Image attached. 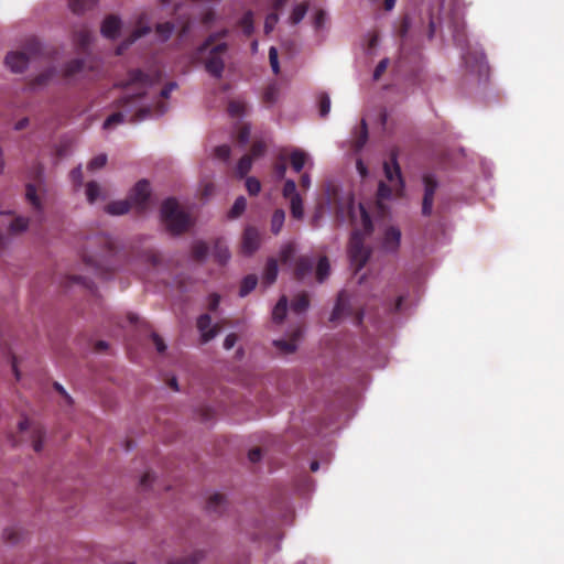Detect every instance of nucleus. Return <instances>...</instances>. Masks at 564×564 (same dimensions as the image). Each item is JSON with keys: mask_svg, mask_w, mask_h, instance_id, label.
I'll list each match as a JSON object with an SVG mask.
<instances>
[{"mask_svg": "<svg viewBox=\"0 0 564 564\" xmlns=\"http://www.w3.org/2000/svg\"><path fill=\"white\" fill-rule=\"evenodd\" d=\"M4 539L9 543L15 544V543H18L20 541L21 533H20V531L17 528H8L4 531Z\"/></svg>", "mask_w": 564, "mask_h": 564, "instance_id": "5fc2aeb1", "label": "nucleus"}, {"mask_svg": "<svg viewBox=\"0 0 564 564\" xmlns=\"http://www.w3.org/2000/svg\"><path fill=\"white\" fill-rule=\"evenodd\" d=\"M151 28L149 26V19L147 13L140 14L137 21V26L131 35L126 39L117 48V54H122L123 50H127L132 43L139 40L141 36L150 33Z\"/></svg>", "mask_w": 564, "mask_h": 564, "instance_id": "9d476101", "label": "nucleus"}, {"mask_svg": "<svg viewBox=\"0 0 564 564\" xmlns=\"http://www.w3.org/2000/svg\"><path fill=\"white\" fill-rule=\"evenodd\" d=\"M225 497L220 494H215L209 497L206 508L209 512L221 513L225 509Z\"/></svg>", "mask_w": 564, "mask_h": 564, "instance_id": "a878e982", "label": "nucleus"}, {"mask_svg": "<svg viewBox=\"0 0 564 564\" xmlns=\"http://www.w3.org/2000/svg\"><path fill=\"white\" fill-rule=\"evenodd\" d=\"M131 205L132 203L130 202V199L116 200L107 204L105 210L110 215H124L130 210Z\"/></svg>", "mask_w": 564, "mask_h": 564, "instance_id": "412c9836", "label": "nucleus"}, {"mask_svg": "<svg viewBox=\"0 0 564 564\" xmlns=\"http://www.w3.org/2000/svg\"><path fill=\"white\" fill-rule=\"evenodd\" d=\"M313 260L308 257H300L295 262L294 274L297 280L304 279L313 270Z\"/></svg>", "mask_w": 564, "mask_h": 564, "instance_id": "aec40b11", "label": "nucleus"}, {"mask_svg": "<svg viewBox=\"0 0 564 564\" xmlns=\"http://www.w3.org/2000/svg\"><path fill=\"white\" fill-rule=\"evenodd\" d=\"M295 253V247L293 243L284 245L280 250V260L282 263H288L291 261Z\"/></svg>", "mask_w": 564, "mask_h": 564, "instance_id": "a18cd8bd", "label": "nucleus"}, {"mask_svg": "<svg viewBox=\"0 0 564 564\" xmlns=\"http://www.w3.org/2000/svg\"><path fill=\"white\" fill-rule=\"evenodd\" d=\"M87 68L84 59L75 58L66 63L64 67V77L67 80H76L86 75Z\"/></svg>", "mask_w": 564, "mask_h": 564, "instance_id": "4468645a", "label": "nucleus"}, {"mask_svg": "<svg viewBox=\"0 0 564 564\" xmlns=\"http://www.w3.org/2000/svg\"><path fill=\"white\" fill-rule=\"evenodd\" d=\"M161 219L172 235H181L191 227L189 215L180 208L175 198H167L162 203Z\"/></svg>", "mask_w": 564, "mask_h": 564, "instance_id": "20e7f679", "label": "nucleus"}, {"mask_svg": "<svg viewBox=\"0 0 564 564\" xmlns=\"http://www.w3.org/2000/svg\"><path fill=\"white\" fill-rule=\"evenodd\" d=\"M310 305L308 295L306 293H302L297 295L291 303V308L293 312L301 314L307 310Z\"/></svg>", "mask_w": 564, "mask_h": 564, "instance_id": "2f4dec72", "label": "nucleus"}, {"mask_svg": "<svg viewBox=\"0 0 564 564\" xmlns=\"http://www.w3.org/2000/svg\"><path fill=\"white\" fill-rule=\"evenodd\" d=\"M265 150H267V145L263 141H256L251 145V150H250L251 154H249V155L252 156V159L259 158L264 154Z\"/></svg>", "mask_w": 564, "mask_h": 564, "instance_id": "4d7b16f0", "label": "nucleus"}, {"mask_svg": "<svg viewBox=\"0 0 564 564\" xmlns=\"http://www.w3.org/2000/svg\"><path fill=\"white\" fill-rule=\"evenodd\" d=\"M214 152H215L216 158L226 161L230 156V147L227 144H223V145L216 147Z\"/></svg>", "mask_w": 564, "mask_h": 564, "instance_id": "052dcab7", "label": "nucleus"}, {"mask_svg": "<svg viewBox=\"0 0 564 564\" xmlns=\"http://www.w3.org/2000/svg\"><path fill=\"white\" fill-rule=\"evenodd\" d=\"M391 194H392L391 186L387 185L384 182H380L378 185V192H377L378 198L379 199H389L391 197Z\"/></svg>", "mask_w": 564, "mask_h": 564, "instance_id": "13d9d810", "label": "nucleus"}, {"mask_svg": "<svg viewBox=\"0 0 564 564\" xmlns=\"http://www.w3.org/2000/svg\"><path fill=\"white\" fill-rule=\"evenodd\" d=\"M276 22H278V14L276 13L269 14L265 18V22H264L265 33H270L273 30Z\"/></svg>", "mask_w": 564, "mask_h": 564, "instance_id": "69168bd1", "label": "nucleus"}, {"mask_svg": "<svg viewBox=\"0 0 564 564\" xmlns=\"http://www.w3.org/2000/svg\"><path fill=\"white\" fill-rule=\"evenodd\" d=\"M74 41L82 50H86L91 41V32L87 28H82L74 32Z\"/></svg>", "mask_w": 564, "mask_h": 564, "instance_id": "cd10ccee", "label": "nucleus"}, {"mask_svg": "<svg viewBox=\"0 0 564 564\" xmlns=\"http://www.w3.org/2000/svg\"><path fill=\"white\" fill-rule=\"evenodd\" d=\"M239 25L242 29V32L246 36H250L253 33V13L252 11H247L240 19Z\"/></svg>", "mask_w": 564, "mask_h": 564, "instance_id": "c9c22d12", "label": "nucleus"}, {"mask_svg": "<svg viewBox=\"0 0 564 564\" xmlns=\"http://www.w3.org/2000/svg\"><path fill=\"white\" fill-rule=\"evenodd\" d=\"M150 193V183L147 180H141L132 188L129 199L140 212H143L147 208Z\"/></svg>", "mask_w": 564, "mask_h": 564, "instance_id": "1a4fd4ad", "label": "nucleus"}, {"mask_svg": "<svg viewBox=\"0 0 564 564\" xmlns=\"http://www.w3.org/2000/svg\"><path fill=\"white\" fill-rule=\"evenodd\" d=\"M25 197L28 199V202L35 208V209H40L41 207V202H40V198L37 197L36 195V188L33 184H28L26 185V193H25Z\"/></svg>", "mask_w": 564, "mask_h": 564, "instance_id": "37998d69", "label": "nucleus"}, {"mask_svg": "<svg viewBox=\"0 0 564 564\" xmlns=\"http://www.w3.org/2000/svg\"><path fill=\"white\" fill-rule=\"evenodd\" d=\"M100 196V186L97 182L90 181L86 184V197L90 204H94Z\"/></svg>", "mask_w": 564, "mask_h": 564, "instance_id": "58836bf2", "label": "nucleus"}, {"mask_svg": "<svg viewBox=\"0 0 564 564\" xmlns=\"http://www.w3.org/2000/svg\"><path fill=\"white\" fill-rule=\"evenodd\" d=\"M410 28H411V19L409 18V15H404L401 19V22H400V25H399V29H398V36L401 40L400 51L402 53H404L405 48H406L408 33L410 31Z\"/></svg>", "mask_w": 564, "mask_h": 564, "instance_id": "5701e85b", "label": "nucleus"}, {"mask_svg": "<svg viewBox=\"0 0 564 564\" xmlns=\"http://www.w3.org/2000/svg\"><path fill=\"white\" fill-rule=\"evenodd\" d=\"M24 52H11L6 56V65L13 73H22L29 64L30 57L41 52V43L31 37L25 43Z\"/></svg>", "mask_w": 564, "mask_h": 564, "instance_id": "39448f33", "label": "nucleus"}, {"mask_svg": "<svg viewBox=\"0 0 564 564\" xmlns=\"http://www.w3.org/2000/svg\"><path fill=\"white\" fill-rule=\"evenodd\" d=\"M318 107H319V116L322 118H325L329 113V110H330V98H329L328 94L322 93L318 96Z\"/></svg>", "mask_w": 564, "mask_h": 564, "instance_id": "79ce46f5", "label": "nucleus"}, {"mask_svg": "<svg viewBox=\"0 0 564 564\" xmlns=\"http://www.w3.org/2000/svg\"><path fill=\"white\" fill-rule=\"evenodd\" d=\"M231 257L229 248L223 238H216L213 243V258L219 265H225Z\"/></svg>", "mask_w": 564, "mask_h": 564, "instance_id": "2eb2a0df", "label": "nucleus"}, {"mask_svg": "<svg viewBox=\"0 0 564 564\" xmlns=\"http://www.w3.org/2000/svg\"><path fill=\"white\" fill-rule=\"evenodd\" d=\"M273 171H274L275 176L279 180H282L285 176L286 163H285V160L283 158H280V160L278 162H275V164L273 166Z\"/></svg>", "mask_w": 564, "mask_h": 564, "instance_id": "bf43d9fd", "label": "nucleus"}, {"mask_svg": "<svg viewBox=\"0 0 564 564\" xmlns=\"http://www.w3.org/2000/svg\"><path fill=\"white\" fill-rule=\"evenodd\" d=\"M97 1L98 0H68V6L74 13L79 14L91 9Z\"/></svg>", "mask_w": 564, "mask_h": 564, "instance_id": "c85d7f7f", "label": "nucleus"}, {"mask_svg": "<svg viewBox=\"0 0 564 564\" xmlns=\"http://www.w3.org/2000/svg\"><path fill=\"white\" fill-rule=\"evenodd\" d=\"M246 104L241 100H231L228 104V112L231 117H241L245 115Z\"/></svg>", "mask_w": 564, "mask_h": 564, "instance_id": "a19ab883", "label": "nucleus"}, {"mask_svg": "<svg viewBox=\"0 0 564 564\" xmlns=\"http://www.w3.org/2000/svg\"><path fill=\"white\" fill-rule=\"evenodd\" d=\"M197 329L200 332L202 341L208 343L218 335L220 326L212 325V317L208 314H203L197 319Z\"/></svg>", "mask_w": 564, "mask_h": 564, "instance_id": "ddd939ff", "label": "nucleus"}, {"mask_svg": "<svg viewBox=\"0 0 564 564\" xmlns=\"http://www.w3.org/2000/svg\"><path fill=\"white\" fill-rule=\"evenodd\" d=\"M246 188L250 195H258L261 191V184L256 177H248L246 180Z\"/></svg>", "mask_w": 564, "mask_h": 564, "instance_id": "3c124183", "label": "nucleus"}, {"mask_svg": "<svg viewBox=\"0 0 564 564\" xmlns=\"http://www.w3.org/2000/svg\"><path fill=\"white\" fill-rule=\"evenodd\" d=\"M84 261L86 265L91 268L96 275L101 278H106L109 274V272L113 270L112 268L104 265L101 260L94 256H85Z\"/></svg>", "mask_w": 564, "mask_h": 564, "instance_id": "a211bd4d", "label": "nucleus"}, {"mask_svg": "<svg viewBox=\"0 0 564 564\" xmlns=\"http://www.w3.org/2000/svg\"><path fill=\"white\" fill-rule=\"evenodd\" d=\"M424 183V195L422 202V214L424 216H431L434 204V195L438 187L436 178L432 174H425L423 176Z\"/></svg>", "mask_w": 564, "mask_h": 564, "instance_id": "6e6552de", "label": "nucleus"}, {"mask_svg": "<svg viewBox=\"0 0 564 564\" xmlns=\"http://www.w3.org/2000/svg\"><path fill=\"white\" fill-rule=\"evenodd\" d=\"M291 166L300 173L307 161V154L302 150H294L290 155Z\"/></svg>", "mask_w": 564, "mask_h": 564, "instance_id": "b1692460", "label": "nucleus"}, {"mask_svg": "<svg viewBox=\"0 0 564 564\" xmlns=\"http://www.w3.org/2000/svg\"><path fill=\"white\" fill-rule=\"evenodd\" d=\"M30 427H31V432H32L31 437H32L33 449L36 453H40L43 448L45 431H44L43 426H41L40 424H35V425L31 426V423L28 419H23L19 422L20 432H24V431L29 430Z\"/></svg>", "mask_w": 564, "mask_h": 564, "instance_id": "f8f14e48", "label": "nucleus"}, {"mask_svg": "<svg viewBox=\"0 0 564 564\" xmlns=\"http://www.w3.org/2000/svg\"><path fill=\"white\" fill-rule=\"evenodd\" d=\"M101 242L105 246V249L102 250V257L105 256H112L115 254V243L109 237H101Z\"/></svg>", "mask_w": 564, "mask_h": 564, "instance_id": "680f3d73", "label": "nucleus"}, {"mask_svg": "<svg viewBox=\"0 0 564 564\" xmlns=\"http://www.w3.org/2000/svg\"><path fill=\"white\" fill-rule=\"evenodd\" d=\"M250 137V128L248 126H242L239 128L237 132V139L240 143L245 144L248 142Z\"/></svg>", "mask_w": 564, "mask_h": 564, "instance_id": "0e129e2a", "label": "nucleus"}, {"mask_svg": "<svg viewBox=\"0 0 564 564\" xmlns=\"http://www.w3.org/2000/svg\"><path fill=\"white\" fill-rule=\"evenodd\" d=\"M278 93H279V90L275 85H270L269 87H267V89L264 90V94H263L264 102H267V104L275 102V100L278 98Z\"/></svg>", "mask_w": 564, "mask_h": 564, "instance_id": "864d4df0", "label": "nucleus"}, {"mask_svg": "<svg viewBox=\"0 0 564 564\" xmlns=\"http://www.w3.org/2000/svg\"><path fill=\"white\" fill-rule=\"evenodd\" d=\"M204 557L203 551H195L189 557L171 561L167 564H196Z\"/></svg>", "mask_w": 564, "mask_h": 564, "instance_id": "49530a36", "label": "nucleus"}, {"mask_svg": "<svg viewBox=\"0 0 564 564\" xmlns=\"http://www.w3.org/2000/svg\"><path fill=\"white\" fill-rule=\"evenodd\" d=\"M121 28V21L116 15L107 17L101 24V34L108 39H116Z\"/></svg>", "mask_w": 564, "mask_h": 564, "instance_id": "dca6fc26", "label": "nucleus"}, {"mask_svg": "<svg viewBox=\"0 0 564 564\" xmlns=\"http://www.w3.org/2000/svg\"><path fill=\"white\" fill-rule=\"evenodd\" d=\"M173 31L174 24L172 22L159 23L155 26V33L162 42L167 41L171 37Z\"/></svg>", "mask_w": 564, "mask_h": 564, "instance_id": "72a5a7b5", "label": "nucleus"}, {"mask_svg": "<svg viewBox=\"0 0 564 564\" xmlns=\"http://www.w3.org/2000/svg\"><path fill=\"white\" fill-rule=\"evenodd\" d=\"M257 284H258L257 275H254V274L247 275L246 278H243V280L241 282L239 295L241 297L248 295L251 291H253L256 289Z\"/></svg>", "mask_w": 564, "mask_h": 564, "instance_id": "c756f323", "label": "nucleus"}, {"mask_svg": "<svg viewBox=\"0 0 564 564\" xmlns=\"http://www.w3.org/2000/svg\"><path fill=\"white\" fill-rule=\"evenodd\" d=\"M358 208L362 232L359 229H355L351 234L348 246V256L355 273L365 267L370 257V250L365 247V237L369 236L373 230L372 220L366 207L362 204H359Z\"/></svg>", "mask_w": 564, "mask_h": 564, "instance_id": "f03ea898", "label": "nucleus"}, {"mask_svg": "<svg viewBox=\"0 0 564 564\" xmlns=\"http://www.w3.org/2000/svg\"><path fill=\"white\" fill-rule=\"evenodd\" d=\"M152 340L159 352H163L166 349L163 339L158 334L152 333Z\"/></svg>", "mask_w": 564, "mask_h": 564, "instance_id": "774afa93", "label": "nucleus"}, {"mask_svg": "<svg viewBox=\"0 0 564 564\" xmlns=\"http://www.w3.org/2000/svg\"><path fill=\"white\" fill-rule=\"evenodd\" d=\"M330 272V265L328 262L327 257H322L318 260L317 267H316V279L318 282H324L329 275Z\"/></svg>", "mask_w": 564, "mask_h": 564, "instance_id": "7c9ffc66", "label": "nucleus"}, {"mask_svg": "<svg viewBox=\"0 0 564 564\" xmlns=\"http://www.w3.org/2000/svg\"><path fill=\"white\" fill-rule=\"evenodd\" d=\"M276 278H278V262L274 258H270L267 261L262 279L267 285H271L275 282Z\"/></svg>", "mask_w": 564, "mask_h": 564, "instance_id": "4be33fe9", "label": "nucleus"}, {"mask_svg": "<svg viewBox=\"0 0 564 564\" xmlns=\"http://www.w3.org/2000/svg\"><path fill=\"white\" fill-rule=\"evenodd\" d=\"M354 316V323L359 326L364 319V311L354 312L348 297L344 291H341L338 296L334 310L330 314L329 321L332 323L338 322L344 316Z\"/></svg>", "mask_w": 564, "mask_h": 564, "instance_id": "423d86ee", "label": "nucleus"}, {"mask_svg": "<svg viewBox=\"0 0 564 564\" xmlns=\"http://www.w3.org/2000/svg\"><path fill=\"white\" fill-rule=\"evenodd\" d=\"M301 337V329H296L292 334V338L290 340H274V346L282 351L283 354H293L296 350V341Z\"/></svg>", "mask_w": 564, "mask_h": 564, "instance_id": "6ab92c4d", "label": "nucleus"}, {"mask_svg": "<svg viewBox=\"0 0 564 564\" xmlns=\"http://www.w3.org/2000/svg\"><path fill=\"white\" fill-rule=\"evenodd\" d=\"M286 308H288V299L286 296H282L278 303L275 304L273 311H272V318L275 323H282L286 315Z\"/></svg>", "mask_w": 564, "mask_h": 564, "instance_id": "bb28decb", "label": "nucleus"}, {"mask_svg": "<svg viewBox=\"0 0 564 564\" xmlns=\"http://www.w3.org/2000/svg\"><path fill=\"white\" fill-rule=\"evenodd\" d=\"M107 163V155L106 154H98L97 156L93 158L88 165H87V169L91 172L94 171H97L101 167H104Z\"/></svg>", "mask_w": 564, "mask_h": 564, "instance_id": "de8ad7c7", "label": "nucleus"}, {"mask_svg": "<svg viewBox=\"0 0 564 564\" xmlns=\"http://www.w3.org/2000/svg\"><path fill=\"white\" fill-rule=\"evenodd\" d=\"M368 140V127L365 120H361L360 132L356 140V148L361 149Z\"/></svg>", "mask_w": 564, "mask_h": 564, "instance_id": "8fccbe9b", "label": "nucleus"}, {"mask_svg": "<svg viewBox=\"0 0 564 564\" xmlns=\"http://www.w3.org/2000/svg\"><path fill=\"white\" fill-rule=\"evenodd\" d=\"M399 150L393 148L390 151L389 162L383 163V172L386 178L392 183L397 191H402L404 187V181L401 173V167L398 163Z\"/></svg>", "mask_w": 564, "mask_h": 564, "instance_id": "0eeeda50", "label": "nucleus"}, {"mask_svg": "<svg viewBox=\"0 0 564 564\" xmlns=\"http://www.w3.org/2000/svg\"><path fill=\"white\" fill-rule=\"evenodd\" d=\"M388 64H389L388 58H383L378 63V65L375 68V72H373L375 80H378L381 77V75L387 70Z\"/></svg>", "mask_w": 564, "mask_h": 564, "instance_id": "e2e57ef3", "label": "nucleus"}, {"mask_svg": "<svg viewBox=\"0 0 564 564\" xmlns=\"http://www.w3.org/2000/svg\"><path fill=\"white\" fill-rule=\"evenodd\" d=\"M284 220H285V213L283 209H275L273 215H272V218H271V231L274 234V235H278L282 227H283V224H284Z\"/></svg>", "mask_w": 564, "mask_h": 564, "instance_id": "f704fd0d", "label": "nucleus"}, {"mask_svg": "<svg viewBox=\"0 0 564 564\" xmlns=\"http://www.w3.org/2000/svg\"><path fill=\"white\" fill-rule=\"evenodd\" d=\"M283 196L293 199L294 196H300L296 193V184L293 180H286L283 186Z\"/></svg>", "mask_w": 564, "mask_h": 564, "instance_id": "09e8293b", "label": "nucleus"}, {"mask_svg": "<svg viewBox=\"0 0 564 564\" xmlns=\"http://www.w3.org/2000/svg\"><path fill=\"white\" fill-rule=\"evenodd\" d=\"M209 253V247L205 241H195L192 246V257L196 261H204Z\"/></svg>", "mask_w": 564, "mask_h": 564, "instance_id": "393cba45", "label": "nucleus"}, {"mask_svg": "<svg viewBox=\"0 0 564 564\" xmlns=\"http://www.w3.org/2000/svg\"><path fill=\"white\" fill-rule=\"evenodd\" d=\"M291 205V214L295 219H302L304 216L303 210V200L301 196H294L293 199H290Z\"/></svg>", "mask_w": 564, "mask_h": 564, "instance_id": "ea45409f", "label": "nucleus"}, {"mask_svg": "<svg viewBox=\"0 0 564 564\" xmlns=\"http://www.w3.org/2000/svg\"><path fill=\"white\" fill-rule=\"evenodd\" d=\"M269 61L273 73L278 75L280 73V64L278 58V51L274 46H271L269 50Z\"/></svg>", "mask_w": 564, "mask_h": 564, "instance_id": "603ef678", "label": "nucleus"}, {"mask_svg": "<svg viewBox=\"0 0 564 564\" xmlns=\"http://www.w3.org/2000/svg\"><path fill=\"white\" fill-rule=\"evenodd\" d=\"M28 228V220L23 217H17L9 224V229L12 234H19Z\"/></svg>", "mask_w": 564, "mask_h": 564, "instance_id": "c03bdc74", "label": "nucleus"}, {"mask_svg": "<svg viewBox=\"0 0 564 564\" xmlns=\"http://www.w3.org/2000/svg\"><path fill=\"white\" fill-rule=\"evenodd\" d=\"M227 33V30H223L218 33L210 34L197 48L198 55L204 54L208 50V56L205 59V69L210 76L217 79L223 77L225 70L224 55L228 51V45L227 43H219L213 47L212 45L217 39L225 37Z\"/></svg>", "mask_w": 564, "mask_h": 564, "instance_id": "7ed1b4c3", "label": "nucleus"}, {"mask_svg": "<svg viewBox=\"0 0 564 564\" xmlns=\"http://www.w3.org/2000/svg\"><path fill=\"white\" fill-rule=\"evenodd\" d=\"M252 166V156L245 154L237 164V174L240 178L245 177Z\"/></svg>", "mask_w": 564, "mask_h": 564, "instance_id": "4c0bfd02", "label": "nucleus"}, {"mask_svg": "<svg viewBox=\"0 0 564 564\" xmlns=\"http://www.w3.org/2000/svg\"><path fill=\"white\" fill-rule=\"evenodd\" d=\"M401 231L395 227H389L384 232L383 247L386 250L395 251L400 246Z\"/></svg>", "mask_w": 564, "mask_h": 564, "instance_id": "f3484780", "label": "nucleus"}, {"mask_svg": "<svg viewBox=\"0 0 564 564\" xmlns=\"http://www.w3.org/2000/svg\"><path fill=\"white\" fill-rule=\"evenodd\" d=\"M246 207H247L246 198L243 196H239L238 198H236L232 207L228 212V218L236 219V218L240 217L243 214Z\"/></svg>", "mask_w": 564, "mask_h": 564, "instance_id": "473e14b6", "label": "nucleus"}, {"mask_svg": "<svg viewBox=\"0 0 564 564\" xmlns=\"http://www.w3.org/2000/svg\"><path fill=\"white\" fill-rule=\"evenodd\" d=\"M261 236L256 227H246L241 239V252L246 256L253 254L260 247Z\"/></svg>", "mask_w": 564, "mask_h": 564, "instance_id": "9b49d317", "label": "nucleus"}, {"mask_svg": "<svg viewBox=\"0 0 564 564\" xmlns=\"http://www.w3.org/2000/svg\"><path fill=\"white\" fill-rule=\"evenodd\" d=\"M70 180L76 188H79L83 185L84 176L80 165L72 170Z\"/></svg>", "mask_w": 564, "mask_h": 564, "instance_id": "6e6d98bb", "label": "nucleus"}, {"mask_svg": "<svg viewBox=\"0 0 564 564\" xmlns=\"http://www.w3.org/2000/svg\"><path fill=\"white\" fill-rule=\"evenodd\" d=\"M308 10V4L306 2L296 4L291 13L290 20L292 24L300 23L304 17L306 15Z\"/></svg>", "mask_w": 564, "mask_h": 564, "instance_id": "e433bc0d", "label": "nucleus"}, {"mask_svg": "<svg viewBox=\"0 0 564 564\" xmlns=\"http://www.w3.org/2000/svg\"><path fill=\"white\" fill-rule=\"evenodd\" d=\"M160 70L150 74L140 69L128 73L127 79L121 84L124 95L117 101L118 111L110 115L104 122L105 129H110L122 122H138L151 117L152 108L141 105L148 90L161 80Z\"/></svg>", "mask_w": 564, "mask_h": 564, "instance_id": "f257e3e1", "label": "nucleus"}, {"mask_svg": "<svg viewBox=\"0 0 564 564\" xmlns=\"http://www.w3.org/2000/svg\"><path fill=\"white\" fill-rule=\"evenodd\" d=\"M177 84L175 82H171L166 84L160 91V96L164 99L169 98L171 93L176 89Z\"/></svg>", "mask_w": 564, "mask_h": 564, "instance_id": "338daca9", "label": "nucleus"}]
</instances>
